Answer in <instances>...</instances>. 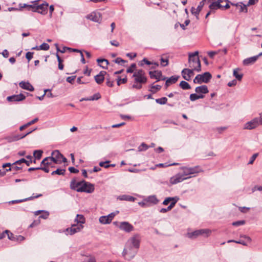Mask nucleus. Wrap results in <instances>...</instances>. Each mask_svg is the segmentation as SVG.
Instances as JSON below:
<instances>
[{
  "label": "nucleus",
  "instance_id": "obj_1",
  "mask_svg": "<svg viewBox=\"0 0 262 262\" xmlns=\"http://www.w3.org/2000/svg\"><path fill=\"white\" fill-rule=\"evenodd\" d=\"M134 78V83L132 88L140 90L142 88V84H145L147 81L145 72L142 69L136 70L133 75Z\"/></svg>",
  "mask_w": 262,
  "mask_h": 262
},
{
  "label": "nucleus",
  "instance_id": "obj_2",
  "mask_svg": "<svg viewBox=\"0 0 262 262\" xmlns=\"http://www.w3.org/2000/svg\"><path fill=\"white\" fill-rule=\"evenodd\" d=\"M198 54V51L190 54L189 55L188 63L190 68L193 69L195 71L199 72L201 71V64Z\"/></svg>",
  "mask_w": 262,
  "mask_h": 262
},
{
  "label": "nucleus",
  "instance_id": "obj_3",
  "mask_svg": "<svg viewBox=\"0 0 262 262\" xmlns=\"http://www.w3.org/2000/svg\"><path fill=\"white\" fill-rule=\"evenodd\" d=\"M29 10H31L33 12H37L42 14H46L48 11V4H42L40 5H37L36 4L31 5H27Z\"/></svg>",
  "mask_w": 262,
  "mask_h": 262
},
{
  "label": "nucleus",
  "instance_id": "obj_4",
  "mask_svg": "<svg viewBox=\"0 0 262 262\" xmlns=\"http://www.w3.org/2000/svg\"><path fill=\"white\" fill-rule=\"evenodd\" d=\"M260 125H262V117L259 118L255 117L251 121L245 123L244 128L245 129L251 130L256 128Z\"/></svg>",
  "mask_w": 262,
  "mask_h": 262
},
{
  "label": "nucleus",
  "instance_id": "obj_5",
  "mask_svg": "<svg viewBox=\"0 0 262 262\" xmlns=\"http://www.w3.org/2000/svg\"><path fill=\"white\" fill-rule=\"evenodd\" d=\"M131 245H126L122 252V256L125 259L130 260L135 256L137 251H135Z\"/></svg>",
  "mask_w": 262,
  "mask_h": 262
},
{
  "label": "nucleus",
  "instance_id": "obj_6",
  "mask_svg": "<svg viewBox=\"0 0 262 262\" xmlns=\"http://www.w3.org/2000/svg\"><path fill=\"white\" fill-rule=\"evenodd\" d=\"M211 77L212 76L210 73L205 72L203 74L197 75L193 79V82L198 84H201L203 82L208 83Z\"/></svg>",
  "mask_w": 262,
  "mask_h": 262
},
{
  "label": "nucleus",
  "instance_id": "obj_7",
  "mask_svg": "<svg viewBox=\"0 0 262 262\" xmlns=\"http://www.w3.org/2000/svg\"><path fill=\"white\" fill-rule=\"evenodd\" d=\"M51 157L54 164H60L62 162H67V159L58 150H54L51 154Z\"/></svg>",
  "mask_w": 262,
  "mask_h": 262
},
{
  "label": "nucleus",
  "instance_id": "obj_8",
  "mask_svg": "<svg viewBox=\"0 0 262 262\" xmlns=\"http://www.w3.org/2000/svg\"><path fill=\"white\" fill-rule=\"evenodd\" d=\"M181 169L183 171V173L181 174L184 176V177H189V175L198 173L200 171V169L198 166L194 167H183L181 168Z\"/></svg>",
  "mask_w": 262,
  "mask_h": 262
},
{
  "label": "nucleus",
  "instance_id": "obj_9",
  "mask_svg": "<svg viewBox=\"0 0 262 262\" xmlns=\"http://www.w3.org/2000/svg\"><path fill=\"white\" fill-rule=\"evenodd\" d=\"M211 231L209 229H201L188 233L187 235L189 238H195L201 235H203L205 237H208Z\"/></svg>",
  "mask_w": 262,
  "mask_h": 262
},
{
  "label": "nucleus",
  "instance_id": "obj_10",
  "mask_svg": "<svg viewBox=\"0 0 262 262\" xmlns=\"http://www.w3.org/2000/svg\"><path fill=\"white\" fill-rule=\"evenodd\" d=\"M94 191V186L93 184L84 181H81V184L79 192H84L89 193H92Z\"/></svg>",
  "mask_w": 262,
  "mask_h": 262
},
{
  "label": "nucleus",
  "instance_id": "obj_11",
  "mask_svg": "<svg viewBox=\"0 0 262 262\" xmlns=\"http://www.w3.org/2000/svg\"><path fill=\"white\" fill-rule=\"evenodd\" d=\"M140 237L139 234H135L127 241L126 244L131 245L136 249H138L140 246Z\"/></svg>",
  "mask_w": 262,
  "mask_h": 262
},
{
  "label": "nucleus",
  "instance_id": "obj_12",
  "mask_svg": "<svg viewBox=\"0 0 262 262\" xmlns=\"http://www.w3.org/2000/svg\"><path fill=\"white\" fill-rule=\"evenodd\" d=\"M83 225H77V224H73L71 225L70 228L66 229L68 234L70 235H73L76 233L80 232L83 228Z\"/></svg>",
  "mask_w": 262,
  "mask_h": 262
},
{
  "label": "nucleus",
  "instance_id": "obj_13",
  "mask_svg": "<svg viewBox=\"0 0 262 262\" xmlns=\"http://www.w3.org/2000/svg\"><path fill=\"white\" fill-rule=\"evenodd\" d=\"M194 71H195L191 68L184 69L181 72L182 76L185 80L189 81L191 79V77L194 75Z\"/></svg>",
  "mask_w": 262,
  "mask_h": 262
},
{
  "label": "nucleus",
  "instance_id": "obj_14",
  "mask_svg": "<svg viewBox=\"0 0 262 262\" xmlns=\"http://www.w3.org/2000/svg\"><path fill=\"white\" fill-rule=\"evenodd\" d=\"M86 18L93 21L100 23L102 21L101 14L97 12H93L86 16Z\"/></svg>",
  "mask_w": 262,
  "mask_h": 262
},
{
  "label": "nucleus",
  "instance_id": "obj_15",
  "mask_svg": "<svg viewBox=\"0 0 262 262\" xmlns=\"http://www.w3.org/2000/svg\"><path fill=\"white\" fill-rule=\"evenodd\" d=\"M190 178L191 177H184V176L182 175L181 173H179L170 178V183L171 184H176Z\"/></svg>",
  "mask_w": 262,
  "mask_h": 262
},
{
  "label": "nucleus",
  "instance_id": "obj_16",
  "mask_svg": "<svg viewBox=\"0 0 262 262\" xmlns=\"http://www.w3.org/2000/svg\"><path fill=\"white\" fill-rule=\"evenodd\" d=\"M116 214L115 213L113 212L109 214L108 215L100 216L99 219V221L100 223L102 224H110L112 222Z\"/></svg>",
  "mask_w": 262,
  "mask_h": 262
},
{
  "label": "nucleus",
  "instance_id": "obj_17",
  "mask_svg": "<svg viewBox=\"0 0 262 262\" xmlns=\"http://www.w3.org/2000/svg\"><path fill=\"white\" fill-rule=\"evenodd\" d=\"M120 229L125 231L126 232H130L134 230V227L132 225L127 222H122L119 226Z\"/></svg>",
  "mask_w": 262,
  "mask_h": 262
},
{
  "label": "nucleus",
  "instance_id": "obj_18",
  "mask_svg": "<svg viewBox=\"0 0 262 262\" xmlns=\"http://www.w3.org/2000/svg\"><path fill=\"white\" fill-rule=\"evenodd\" d=\"M205 0L202 1L199 5H198V7L196 8L192 7L191 8V13L195 15L197 19L199 18V14L200 12V11L202 10L204 4H205Z\"/></svg>",
  "mask_w": 262,
  "mask_h": 262
},
{
  "label": "nucleus",
  "instance_id": "obj_19",
  "mask_svg": "<svg viewBox=\"0 0 262 262\" xmlns=\"http://www.w3.org/2000/svg\"><path fill=\"white\" fill-rule=\"evenodd\" d=\"M149 74L150 77L152 79H156L157 81H160V80H165L166 79L165 77L161 78L162 74V72L160 71H150L149 72Z\"/></svg>",
  "mask_w": 262,
  "mask_h": 262
},
{
  "label": "nucleus",
  "instance_id": "obj_20",
  "mask_svg": "<svg viewBox=\"0 0 262 262\" xmlns=\"http://www.w3.org/2000/svg\"><path fill=\"white\" fill-rule=\"evenodd\" d=\"M241 237L243 238V239H241L238 241L234 240H229L228 241V243L234 242L236 243L242 244L244 246H247L249 244L251 243V239L250 237L246 235H243Z\"/></svg>",
  "mask_w": 262,
  "mask_h": 262
},
{
  "label": "nucleus",
  "instance_id": "obj_21",
  "mask_svg": "<svg viewBox=\"0 0 262 262\" xmlns=\"http://www.w3.org/2000/svg\"><path fill=\"white\" fill-rule=\"evenodd\" d=\"M25 98L23 94H20L9 96L7 98V100L10 102L20 101L24 100Z\"/></svg>",
  "mask_w": 262,
  "mask_h": 262
},
{
  "label": "nucleus",
  "instance_id": "obj_22",
  "mask_svg": "<svg viewBox=\"0 0 262 262\" xmlns=\"http://www.w3.org/2000/svg\"><path fill=\"white\" fill-rule=\"evenodd\" d=\"M55 164L51 156L45 158L41 162V165L47 167H53Z\"/></svg>",
  "mask_w": 262,
  "mask_h": 262
},
{
  "label": "nucleus",
  "instance_id": "obj_23",
  "mask_svg": "<svg viewBox=\"0 0 262 262\" xmlns=\"http://www.w3.org/2000/svg\"><path fill=\"white\" fill-rule=\"evenodd\" d=\"M19 85L21 88L30 92L34 90L33 86L29 82L21 81L19 83Z\"/></svg>",
  "mask_w": 262,
  "mask_h": 262
},
{
  "label": "nucleus",
  "instance_id": "obj_24",
  "mask_svg": "<svg viewBox=\"0 0 262 262\" xmlns=\"http://www.w3.org/2000/svg\"><path fill=\"white\" fill-rule=\"evenodd\" d=\"M106 74L105 71H101L99 74L95 76V80L98 84L102 83L104 80V75Z\"/></svg>",
  "mask_w": 262,
  "mask_h": 262
},
{
  "label": "nucleus",
  "instance_id": "obj_25",
  "mask_svg": "<svg viewBox=\"0 0 262 262\" xmlns=\"http://www.w3.org/2000/svg\"><path fill=\"white\" fill-rule=\"evenodd\" d=\"M81 181L77 182L75 180H73L70 183V188L77 192H79Z\"/></svg>",
  "mask_w": 262,
  "mask_h": 262
},
{
  "label": "nucleus",
  "instance_id": "obj_26",
  "mask_svg": "<svg viewBox=\"0 0 262 262\" xmlns=\"http://www.w3.org/2000/svg\"><path fill=\"white\" fill-rule=\"evenodd\" d=\"M258 56H254L244 59L243 63L244 66H249L256 62L257 60Z\"/></svg>",
  "mask_w": 262,
  "mask_h": 262
},
{
  "label": "nucleus",
  "instance_id": "obj_27",
  "mask_svg": "<svg viewBox=\"0 0 262 262\" xmlns=\"http://www.w3.org/2000/svg\"><path fill=\"white\" fill-rule=\"evenodd\" d=\"M178 200H179V198H178L177 196L168 197V198H166L164 200V201L163 202V204L164 205H167L170 202V203H173V204L174 206L175 204L177 203V202L178 201Z\"/></svg>",
  "mask_w": 262,
  "mask_h": 262
},
{
  "label": "nucleus",
  "instance_id": "obj_28",
  "mask_svg": "<svg viewBox=\"0 0 262 262\" xmlns=\"http://www.w3.org/2000/svg\"><path fill=\"white\" fill-rule=\"evenodd\" d=\"M74 222L77 225H83L85 223V219L82 214H77Z\"/></svg>",
  "mask_w": 262,
  "mask_h": 262
},
{
  "label": "nucleus",
  "instance_id": "obj_29",
  "mask_svg": "<svg viewBox=\"0 0 262 262\" xmlns=\"http://www.w3.org/2000/svg\"><path fill=\"white\" fill-rule=\"evenodd\" d=\"M26 158L29 159V160L27 161L26 159H25L24 158H22V159L16 161L15 162H14V164H20L21 163H25L26 164V165L27 166H29L30 165V164L32 162V157L30 155L27 156Z\"/></svg>",
  "mask_w": 262,
  "mask_h": 262
},
{
  "label": "nucleus",
  "instance_id": "obj_30",
  "mask_svg": "<svg viewBox=\"0 0 262 262\" xmlns=\"http://www.w3.org/2000/svg\"><path fill=\"white\" fill-rule=\"evenodd\" d=\"M195 91L198 94H207L209 92L207 86L205 85L196 87Z\"/></svg>",
  "mask_w": 262,
  "mask_h": 262
},
{
  "label": "nucleus",
  "instance_id": "obj_31",
  "mask_svg": "<svg viewBox=\"0 0 262 262\" xmlns=\"http://www.w3.org/2000/svg\"><path fill=\"white\" fill-rule=\"evenodd\" d=\"M25 138V136H21V135L17 134L15 135H12L8 137L7 139L9 142H12L18 141L20 139Z\"/></svg>",
  "mask_w": 262,
  "mask_h": 262
},
{
  "label": "nucleus",
  "instance_id": "obj_32",
  "mask_svg": "<svg viewBox=\"0 0 262 262\" xmlns=\"http://www.w3.org/2000/svg\"><path fill=\"white\" fill-rule=\"evenodd\" d=\"M41 195H42V194H38V195H37L36 196H30V197H29V198H26V199H24L13 200V201H11L9 202V203L15 204V203H21V202H25L26 201L31 200L33 199L34 198H38L39 196H41Z\"/></svg>",
  "mask_w": 262,
  "mask_h": 262
},
{
  "label": "nucleus",
  "instance_id": "obj_33",
  "mask_svg": "<svg viewBox=\"0 0 262 262\" xmlns=\"http://www.w3.org/2000/svg\"><path fill=\"white\" fill-rule=\"evenodd\" d=\"M149 206L152 204H157L159 202V200L157 199L155 195H150L146 199Z\"/></svg>",
  "mask_w": 262,
  "mask_h": 262
},
{
  "label": "nucleus",
  "instance_id": "obj_34",
  "mask_svg": "<svg viewBox=\"0 0 262 262\" xmlns=\"http://www.w3.org/2000/svg\"><path fill=\"white\" fill-rule=\"evenodd\" d=\"M178 76L176 77L172 76L170 78H168L165 82L166 87L167 88L170 84L175 83L178 81Z\"/></svg>",
  "mask_w": 262,
  "mask_h": 262
},
{
  "label": "nucleus",
  "instance_id": "obj_35",
  "mask_svg": "<svg viewBox=\"0 0 262 262\" xmlns=\"http://www.w3.org/2000/svg\"><path fill=\"white\" fill-rule=\"evenodd\" d=\"M97 61L98 63H101V64H100V66L103 69H106L109 64L108 61L105 59L99 58L97 59Z\"/></svg>",
  "mask_w": 262,
  "mask_h": 262
},
{
  "label": "nucleus",
  "instance_id": "obj_36",
  "mask_svg": "<svg viewBox=\"0 0 262 262\" xmlns=\"http://www.w3.org/2000/svg\"><path fill=\"white\" fill-rule=\"evenodd\" d=\"M235 6L236 7L237 9H238L239 10V12H245V13L247 12V11H248L247 8V5H245L243 4L242 3H240V4H236L235 5Z\"/></svg>",
  "mask_w": 262,
  "mask_h": 262
},
{
  "label": "nucleus",
  "instance_id": "obj_37",
  "mask_svg": "<svg viewBox=\"0 0 262 262\" xmlns=\"http://www.w3.org/2000/svg\"><path fill=\"white\" fill-rule=\"evenodd\" d=\"M118 199L120 200H125L130 202H134L135 200V198L128 195H122L118 196Z\"/></svg>",
  "mask_w": 262,
  "mask_h": 262
},
{
  "label": "nucleus",
  "instance_id": "obj_38",
  "mask_svg": "<svg viewBox=\"0 0 262 262\" xmlns=\"http://www.w3.org/2000/svg\"><path fill=\"white\" fill-rule=\"evenodd\" d=\"M209 7L211 10L214 11L217 9L223 8V6H222L221 4H219V3L215 2L211 4Z\"/></svg>",
  "mask_w": 262,
  "mask_h": 262
},
{
  "label": "nucleus",
  "instance_id": "obj_39",
  "mask_svg": "<svg viewBox=\"0 0 262 262\" xmlns=\"http://www.w3.org/2000/svg\"><path fill=\"white\" fill-rule=\"evenodd\" d=\"M241 70L239 68L234 69L233 75L236 78L237 80L241 81L243 77V74H238V72Z\"/></svg>",
  "mask_w": 262,
  "mask_h": 262
},
{
  "label": "nucleus",
  "instance_id": "obj_40",
  "mask_svg": "<svg viewBox=\"0 0 262 262\" xmlns=\"http://www.w3.org/2000/svg\"><path fill=\"white\" fill-rule=\"evenodd\" d=\"M161 88V86L160 85H151L150 86V89L149 91L151 92L152 94H155L159 91Z\"/></svg>",
  "mask_w": 262,
  "mask_h": 262
},
{
  "label": "nucleus",
  "instance_id": "obj_41",
  "mask_svg": "<svg viewBox=\"0 0 262 262\" xmlns=\"http://www.w3.org/2000/svg\"><path fill=\"white\" fill-rule=\"evenodd\" d=\"M180 86L183 90H189L191 89L189 84L185 81H182L179 84Z\"/></svg>",
  "mask_w": 262,
  "mask_h": 262
},
{
  "label": "nucleus",
  "instance_id": "obj_42",
  "mask_svg": "<svg viewBox=\"0 0 262 262\" xmlns=\"http://www.w3.org/2000/svg\"><path fill=\"white\" fill-rule=\"evenodd\" d=\"M101 98V95L99 93H97L95 94H94L93 96L87 98L86 99H84L85 101H93V100H97Z\"/></svg>",
  "mask_w": 262,
  "mask_h": 262
},
{
  "label": "nucleus",
  "instance_id": "obj_43",
  "mask_svg": "<svg viewBox=\"0 0 262 262\" xmlns=\"http://www.w3.org/2000/svg\"><path fill=\"white\" fill-rule=\"evenodd\" d=\"M43 151L41 150H36L33 152V156L36 159H40L42 156Z\"/></svg>",
  "mask_w": 262,
  "mask_h": 262
},
{
  "label": "nucleus",
  "instance_id": "obj_44",
  "mask_svg": "<svg viewBox=\"0 0 262 262\" xmlns=\"http://www.w3.org/2000/svg\"><path fill=\"white\" fill-rule=\"evenodd\" d=\"M66 170L64 169H57L55 171H53L52 173V175L58 174V175H64Z\"/></svg>",
  "mask_w": 262,
  "mask_h": 262
},
{
  "label": "nucleus",
  "instance_id": "obj_45",
  "mask_svg": "<svg viewBox=\"0 0 262 262\" xmlns=\"http://www.w3.org/2000/svg\"><path fill=\"white\" fill-rule=\"evenodd\" d=\"M56 56L58 62V68L59 70H63L64 67L63 64L62 63L63 60L60 58L58 53H56Z\"/></svg>",
  "mask_w": 262,
  "mask_h": 262
},
{
  "label": "nucleus",
  "instance_id": "obj_46",
  "mask_svg": "<svg viewBox=\"0 0 262 262\" xmlns=\"http://www.w3.org/2000/svg\"><path fill=\"white\" fill-rule=\"evenodd\" d=\"M17 165H20V164H14V163L12 164V167H10L9 169H6V171H9L11 170H18L21 168V167L17 166Z\"/></svg>",
  "mask_w": 262,
  "mask_h": 262
},
{
  "label": "nucleus",
  "instance_id": "obj_47",
  "mask_svg": "<svg viewBox=\"0 0 262 262\" xmlns=\"http://www.w3.org/2000/svg\"><path fill=\"white\" fill-rule=\"evenodd\" d=\"M167 101V99L166 97H162L156 99V102L160 104H165Z\"/></svg>",
  "mask_w": 262,
  "mask_h": 262
},
{
  "label": "nucleus",
  "instance_id": "obj_48",
  "mask_svg": "<svg viewBox=\"0 0 262 262\" xmlns=\"http://www.w3.org/2000/svg\"><path fill=\"white\" fill-rule=\"evenodd\" d=\"M174 207V204L173 203H170V205L167 207L166 208H162L160 209V212L161 213H165L169 210H170Z\"/></svg>",
  "mask_w": 262,
  "mask_h": 262
},
{
  "label": "nucleus",
  "instance_id": "obj_49",
  "mask_svg": "<svg viewBox=\"0 0 262 262\" xmlns=\"http://www.w3.org/2000/svg\"><path fill=\"white\" fill-rule=\"evenodd\" d=\"M136 68V63H133L131 64L130 67L127 69L126 72L128 73H134V72L136 70H135Z\"/></svg>",
  "mask_w": 262,
  "mask_h": 262
},
{
  "label": "nucleus",
  "instance_id": "obj_50",
  "mask_svg": "<svg viewBox=\"0 0 262 262\" xmlns=\"http://www.w3.org/2000/svg\"><path fill=\"white\" fill-rule=\"evenodd\" d=\"M160 61H161V65L162 67H166L168 64L169 61H168V58H164L163 57H162L160 59Z\"/></svg>",
  "mask_w": 262,
  "mask_h": 262
},
{
  "label": "nucleus",
  "instance_id": "obj_51",
  "mask_svg": "<svg viewBox=\"0 0 262 262\" xmlns=\"http://www.w3.org/2000/svg\"><path fill=\"white\" fill-rule=\"evenodd\" d=\"M115 62L116 63H117V64H121V65H122V66H124V64L125 63H126L127 62V61L126 60H123L122 59H121V58L120 57H118L115 60H114Z\"/></svg>",
  "mask_w": 262,
  "mask_h": 262
},
{
  "label": "nucleus",
  "instance_id": "obj_52",
  "mask_svg": "<svg viewBox=\"0 0 262 262\" xmlns=\"http://www.w3.org/2000/svg\"><path fill=\"white\" fill-rule=\"evenodd\" d=\"M49 45L47 43H43L39 47V50L45 51L48 50L49 49Z\"/></svg>",
  "mask_w": 262,
  "mask_h": 262
},
{
  "label": "nucleus",
  "instance_id": "obj_53",
  "mask_svg": "<svg viewBox=\"0 0 262 262\" xmlns=\"http://www.w3.org/2000/svg\"><path fill=\"white\" fill-rule=\"evenodd\" d=\"M127 81L126 77L123 78H119L117 79V85H120L121 83H125Z\"/></svg>",
  "mask_w": 262,
  "mask_h": 262
},
{
  "label": "nucleus",
  "instance_id": "obj_54",
  "mask_svg": "<svg viewBox=\"0 0 262 262\" xmlns=\"http://www.w3.org/2000/svg\"><path fill=\"white\" fill-rule=\"evenodd\" d=\"M5 232L7 234L8 237L9 239L15 241V236H14L12 233L9 232L8 230H6Z\"/></svg>",
  "mask_w": 262,
  "mask_h": 262
},
{
  "label": "nucleus",
  "instance_id": "obj_55",
  "mask_svg": "<svg viewBox=\"0 0 262 262\" xmlns=\"http://www.w3.org/2000/svg\"><path fill=\"white\" fill-rule=\"evenodd\" d=\"M138 204L142 207H147L149 206L146 199H144L143 201L139 202Z\"/></svg>",
  "mask_w": 262,
  "mask_h": 262
},
{
  "label": "nucleus",
  "instance_id": "obj_56",
  "mask_svg": "<svg viewBox=\"0 0 262 262\" xmlns=\"http://www.w3.org/2000/svg\"><path fill=\"white\" fill-rule=\"evenodd\" d=\"M148 146L144 143H143L138 147V149L139 151H143V150H146V149H148Z\"/></svg>",
  "mask_w": 262,
  "mask_h": 262
},
{
  "label": "nucleus",
  "instance_id": "obj_57",
  "mask_svg": "<svg viewBox=\"0 0 262 262\" xmlns=\"http://www.w3.org/2000/svg\"><path fill=\"white\" fill-rule=\"evenodd\" d=\"M258 153H256V154H253L252 155V156L251 157L250 160L248 164H252L253 163L254 160H255V159L258 156Z\"/></svg>",
  "mask_w": 262,
  "mask_h": 262
},
{
  "label": "nucleus",
  "instance_id": "obj_58",
  "mask_svg": "<svg viewBox=\"0 0 262 262\" xmlns=\"http://www.w3.org/2000/svg\"><path fill=\"white\" fill-rule=\"evenodd\" d=\"M110 162L109 161H106L105 162H100L99 164V166L101 167H104V168H108L110 166V165L107 164Z\"/></svg>",
  "mask_w": 262,
  "mask_h": 262
},
{
  "label": "nucleus",
  "instance_id": "obj_59",
  "mask_svg": "<svg viewBox=\"0 0 262 262\" xmlns=\"http://www.w3.org/2000/svg\"><path fill=\"white\" fill-rule=\"evenodd\" d=\"M245 223V221H238L232 223V225L234 226H238L244 225Z\"/></svg>",
  "mask_w": 262,
  "mask_h": 262
},
{
  "label": "nucleus",
  "instance_id": "obj_60",
  "mask_svg": "<svg viewBox=\"0 0 262 262\" xmlns=\"http://www.w3.org/2000/svg\"><path fill=\"white\" fill-rule=\"evenodd\" d=\"M190 99L192 101H194L197 99H199L198 95L196 94H191L190 95Z\"/></svg>",
  "mask_w": 262,
  "mask_h": 262
},
{
  "label": "nucleus",
  "instance_id": "obj_61",
  "mask_svg": "<svg viewBox=\"0 0 262 262\" xmlns=\"http://www.w3.org/2000/svg\"><path fill=\"white\" fill-rule=\"evenodd\" d=\"M237 84V80L234 79L230 82H229L227 84L228 86L231 87L235 86Z\"/></svg>",
  "mask_w": 262,
  "mask_h": 262
},
{
  "label": "nucleus",
  "instance_id": "obj_62",
  "mask_svg": "<svg viewBox=\"0 0 262 262\" xmlns=\"http://www.w3.org/2000/svg\"><path fill=\"white\" fill-rule=\"evenodd\" d=\"M114 82L113 81H111L109 78H106V84L109 87H113L114 85Z\"/></svg>",
  "mask_w": 262,
  "mask_h": 262
},
{
  "label": "nucleus",
  "instance_id": "obj_63",
  "mask_svg": "<svg viewBox=\"0 0 262 262\" xmlns=\"http://www.w3.org/2000/svg\"><path fill=\"white\" fill-rule=\"evenodd\" d=\"M26 57L28 60V61H30L33 57V53L28 52L26 54Z\"/></svg>",
  "mask_w": 262,
  "mask_h": 262
},
{
  "label": "nucleus",
  "instance_id": "obj_64",
  "mask_svg": "<svg viewBox=\"0 0 262 262\" xmlns=\"http://www.w3.org/2000/svg\"><path fill=\"white\" fill-rule=\"evenodd\" d=\"M2 55L5 58H7L8 57L9 55V52L7 50L5 49L4 50L2 53H1Z\"/></svg>",
  "mask_w": 262,
  "mask_h": 262
}]
</instances>
